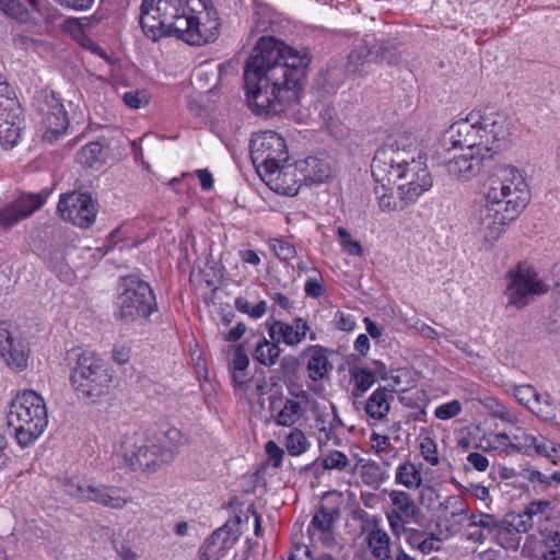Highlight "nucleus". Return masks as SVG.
Returning a JSON list of instances; mask_svg holds the SVG:
<instances>
[{"label": "nucleus", "mask_w": 560, "mask_h": 560, "mask_svg": "<svg viewBox=\"0 0 560 560\" xmlns=\"http://www.w3.org/2000/svg\"><path fill=\"white\" fill-rule=\"evenodd\" d=\"M387 520L390 530L395 536H400L401 534L407 533V525L412 522L411 520L393 515L390 513H387Z\"/></svg>", "instance_id": "603ef678"}, {"label": "nucleus", "mask_w": 560, "mask_h": 560, "mask_svg": "<svg viewBox=\"0 0 560 560\" xmlns=\"http://www.w3.org/2000/svg\"><path fill=\"white\" fill-rule=\"evenodd\" d=\"M560 404L548 393H539L530 411L545 421L556 419Z\"/></svg>", "instance_id": "c85d7f7f"}, {"label": "nucleus", "mask_w": 560, "mask_h": 560, "mask_svg": "<svg viewBox=\"0 0 560 560\" xmlns=\"http://www.w3.org/2000/svg\"><path fill=\"white\" fill-rule=\"evenodd\" d=\"M57 209L63 220L88 229L95 222L98 205L91 194L72 191L60 197Z\"/></svg>", "instance_id": "f8f14e48"}, {"label": "nucleus", "mask_w": 560, "mask_h": 560, "mask_svg": "<svg viewBox=\"0 0 560 560\" xmlns=\"http://www.w3.org/2000/svg\"><path fill=\"white\" fill-rule=\"evenodd\" d=\"M122 101L131 109H139L150 102V94L145 90H132L122 94Z\"/></svg>", "instance_id": "79ce46f5"}, {"label": "nucleus", "mask_w": 560, "mask_h": 560, "mask_svg": "<svg viewBox=\"0 0 560 560\" xmlns=\"http://www.w3.org/2000/svg\"><path fill=\"white\" fill-rule=\"evenodd\" d=\"M248 365V355L242 346H237L233 351L232 360L229 364L230 371L232 373V380L235 385L242 386L246 382V371Z\"/></svg>", "instance_id": "c756f323"}, {"label": "nucleus", "mask_w": 560, "mask_h": 560, "mask_svg": "<svg viewBox=\"0 0 560 560\" xmlns=\"http://www.w3.org/2000/svg\"><path fill=\"white\" fill-rule=\"evenodd\" d=\"M265 450L270 459L273 462L272 466L276 468L279 467L282 463V457L284 454L283 450L280 448L273 441H268L265 445Z\"/></svg>", "instance_id": "5fc2aeb1"}, {"label": "nucleus", "mask_w": 560, "mask_h": 560, "mask_svg": "<svg viewBox=\"0 0 560 560\" xmlns=\"http://www.w3.org/2000/svg\"><path fill=\"white\" fill-rule=\"evenodd\" d=\"M440 509L456 517L467 514L468 504L460 495H450L440 504Z\"/></svg>", "instance_id": "4c0bfd02"}, {"label": "nucleus", "mask_w": 560, "mask_h": 560, "mask_svg": "<svg viewBox=\"0 0 560 560\" xmlns=\"http://www.w3.org/2000/svg\"><path fill=\"white\" fill-rule=\"evenodd\" d=\"M8 365L23 370L27 365L28 350L22 342L10 343V349L0 353Z\"/></svg>", "instance_id": "72a5a7b5"}, {"label": "nucleus", "mask_w": 560, "mask_h": 560, "mask_svg": "<svg viewBox=\"0 0 560 560\" xmlns=\"http://www.w3.org/2000/svg\"><path fill=\"white\" fill-rule=\"evenodd\" d=\"M249 149L252 162L259 176L281 163H287L289 158L284 139L271 130L256 133L250 140Z\"/></svg>", "instance_id": "9d476101"}, {"label": "nucleus", "mask_w": 560, "mask_h": 560, "mask_svg": "<svg viewBox=\"0 0 560 560\" xmlns=\"http://www.w3.org/2000/svg\"><path fill=\"white\" fill-rule=\"evenodd\" d=\"M70 382L80 399L95 402L109 393L113 373L94 351H82L71 370Z\"/></svg>", "instance_id": "6e6552de"}, {"label": "nucleus", "mask_w": 560, "mask_h": 560, "mask_svg": "<svg viewBox=\"0 0 560 560\" xmlns=\"http://www.w3.org/2000/svg\"><path fill=\"white\" fill-rule=\"evenodd\" d=\"M395 480L408 489H417L422 483L421 471L413 463L407 460L398 466Z\"/></svg>", "instance_id": "2f4dec72"}, {"label": "nucleus", "mask_w": 560, "mask_h": 560, "mask_svg": "<svg viewBox=\"0 0 560 560\" xmlns=\"http://www.w3.org/2000/svg\"><path fill=\"white\" fill-rule=\"evenodd\" d=\"M94 0H60L59 4L74 11H86L91 9Z\"/></svg>", "instance_id": "680f3d73"}, {"label": "nucleus", "mask_w": 560, "mask_h": 560, "mask_svg": "<svg viewBox=\"0 0 560 560\" xmlns=\"http://www.w3.org/2000/svg\"><path fill=\"white\" fill-rule=\"evenodd\" d=\"M301 179L306 186L322 184L331 177V167L324 158L307 156L296 161Z\"/></svg>", "instance_id": "412c9836"}, {"label": "nucleus", "mask_w": 560, "mask_h": 560, "mask_svg": "<svg viewBox=\"0 0 560 560\" xmlns=\"http://www.w3.org/2000/svg\"><path fill=\"white\" fill-rule=\"evenodd\" d=\"M532 448H534L537 454L548 457L551 452L556 451L551 441H548L545 438L539 440L537 436H535V444H533Z\"/></svg>", "instance_id": "13d9d810"}, {"label": "nucleus", "mask_w": 560, "mask_h": 560, "mask_svg": "<svg viewBox=\"0 0 560 560\" xmlns=\"http://www.w3.org/2000/svg\"><path fill=\"white\" fill-rule=\"evenodd\" d=\"M305 408L300 401L287 399L283 408L275 417V422L281 427L294 425L304 416Z\"/></svg>", "instance_id": "7c9ffc66"}, {"label": "nucleus", "mask_w": 560, "mask_h": 560, "mask_svg": "<svg viewBox=\"0 0 560 560\" xmlns=\"http://www.w3.org/2000/svg\"><path fill=\"white\" fill-rule=\"evenodd\" d=\"M140 24L156 40L175 36L189 45L201 46L219 36V16L209 0H143Z\"/></svg>", "instance_id": "7ed1b4c3"}, {"label": "nucleus", "mask_w": 560, "mask_h": 560, "mask_svg": "<svg viewBox=\"0 0 560 560\" xmlns=\"http://www.w3.org/2000/svg\"><path fill=\"white\" fill-rule=\"evenodd\" d=\"M7 423L21 446L31 445L42 435L48 423L43 397L34 390L18 394L9 404Z\"/></svg>", "instance_id": "0eeeda50"}, {"label": "nucleus", "mask_w": 560, "mask_h": 560, "mask_svg": "<svg viewBox=\"0 0 560 560\" xmlns=\"http://www.w3.org/2000/svg\"><path fill=\"white\" fill-rule=\"evenodd\" d=\"M478 528L483 530V533L487 532L489 534H493L495 542L503 548L516 549L518 546L517 539L513 537H506L504 517L502 520H498L493 514L481 512V518L479 520Z\"/></svg>", "instance_id": "393cba45"}, {"label": "nucleus", "mask_w": 560, "mask_h": 560, "mask_svg": "<svg viewBox=\"0 0 560 560\" xmlns=\"http://www.w3.org/2000/svg\"><path fill=\"white\" fill-rule=\"evenodd\" d=\"M420 452L425 462L432 466H436L440 463L438 455V445L435 441L430 436H424L420 442Z\"/></svg>", "instance_id": "c03bdc74"}, {"label": "nucleus", "mask_w": 560, "mask_h": 560, "mask_svg": "<svg viewBox=\"0 0 560 560\" xmlns=\"http://www.w3.org/2000/svg\"><path fill=\"white\" fill-rule=\"evenodd\" d=\"M335 323L337 328L343 331H351L355 326V322L353 320V318L341 311H338L336 313Z\"/></svg>", "instance_id": "4d7b16f0"}, {"label": "nucleus", "mask_w": 560, "mask_h": 560, "mask_svg": "<svg viewBox=\"0 0 560 560\" xmlns=\"http://www.w3.org/2000/svg\"><path fill=\"white\" fill-rule=\"evenodd\" d=\"M117 316L125 324L148 320L158 311V302L150 284L136 276L120 279L116 300Z\"/></svg>", "instance_id": "1a4fd4ad"}, {"label": "nucleus", "mask_w": 560, "mask_h": 560, "mask_svg": "<svg viewBox=\"0 0 560 560\" xmlns=\"http://www.w3.org/2000/svg\"><path fill=\"white\" fill-rule=\"evenodd\" d=\"M538 392L532 385H520L514 389V397L516 400L526 406L529 410L533 404L537 400Z\"/></svg>", "instance_id": "49530a36"}, {"label": "nucleus", "mask_w": 560, "mask_h": 560, "mask_svg": "<svg viewBox=\"0 0 560 560\" xmlns=\"http://www.w3.org/2000/svg\"><path fill=\"white\" fill-rule=\"evenodd\" d=\"M453 148L466 151L445 163L447 173L458 182L478 176L506 141L510 129L505 115L492 109L470 113L447 131Z\"/></svg>", "instance_id": "f03ea898"}, {"label": "nucleus", "mask_w": 560, "mask_h": 560, "mask_svg": "<svg viewBox=\"0 0 560 560\" xmlns=\"http://www.w3.org/2000/svg\"><path fill=\"white\" fill-rule=\"evenodd\" d=\"M0 10L10 18H18L24 12L23 4L18 0H0Z\"/></svg>", "instance_id": "864d4df0"}, {"label": "nucleus", "mask_w": 560, "mask_h": 560, "mask_svg": "<svg viewBox=\"0 0 560 560\" xmlns=\"http://www.w3.org/2000/svg\"><path fill=\"white\" fill-rule=\"evenodd\" d=\"M389 501L393 505L390 514L405 517L419 523L420 509L416 505L411 495L405 491L392 490L388 493Z\"/></svg>", "instance_id": "a878e982"}, {"label": "nucleus", "mask_w": 560, "mask_h": 560, "mask_svg": "<svg viewBox=\"0 0 560 560\" xmlns=\"http://www.w3.org/2000/svg\"><path fill=\"white\" fill-rule=\"evenodd\" d=\"M323 468L326 470L337 469L343 470L348 465L349 460L346 454L339 451H331L328 455L323 458Z\"/></svg>", "instance_id": "a18cd8bd"}, {"label": "nucleus", "mask_w": 560, "mask_h": 560, "mask_svg": "<svg viewBox=\"0 0 560 560\" xmlns=\"http://www.w3.org/2000/svg\"><path fill=\"white\" fill-rule=\"evenodd\" d=\"M312 61L308 48H292L275 37H261L244 68L247 104L257 115L284 113L296 102Z\"/></svg>", "instance_id": "f257e3e1"}, {"label": "nucleus", "mask_w": 560, "mask_h": 560, "mask_svg": "<svg viewBox=\"0 0 560 560\" xmlns=\"http://www.w3.org/2000/svg\"><path fill=\"white\" fill-rule=\"evenodd\" d=\"M269 246L272 249V252L276 254V256L287 261L296 255L295 247L290 244L289 242L281 240V238H272L269 241Z\"/></svg>", "instance_id": "37998d69"}, {"label": "nucleus", "mask_w": 560, "mask_h": 560, "mask_svg": "<svg viewBox=\"0 0 560 560\" xmlns=\"http://www.w3.org/2000/svg\"><path fill=\"white\" fill-rule=\"evenodd\" d=\"M305 293L311 298H319L324 294L325 289L317 280H308L305 283Z\"/></svg>", "instance_id": "338daca9"}, {"label": "nucleus", "mask_w": 560, "mask_h": 560, "mask_svg": "<svg viewBox=\"0 0 560 560\" xmlns=\"http://www.w3.org/2000/svg\"><path fill=\"white\" fill-rule=\"evenodd\" d=\"M362 481L374 489H377L387 478L386 471L374 460H366L361 467Z\"/></svg>", "instance_id": "f704fd0d"}, {"label": "nucleus", "mask_w": 560, "mask_h": 560, "mask_svg": "<svg viewBox=\"0 0 560 560\" xmlns=\"http://www.w3.org/2000/svg\"><path fill=\"white\" fill-rule=\"evenodd\" d=\"M410 202H407L406 200L400 199V197H395L392 192L387 194L384 192L378 198V205L380 208L383 211H397V210H404L406 206H408Z\"/></svg>", "instance_id": "8fccbe9b"}, {"label": "nucleus", "mask_w": 560, "mask_h": 560, "mask_svg": "<svg viewBox=\"0 0 560 560\" xmlns=\"http://www.w3.org/2000/svg\"><path fill=\"white\" fill-rule=\"evenodd\" d=\"M45 202L42 195H25L0 208V228L9 230L32 215Z\"/></svg>", "instance_id": "2eb2a0df"}, {"label": "nucleus", "mask_w": 560, "mask_h": 560, "mask_svg": "<svg viewBox=\"0 0 560 560\" xmlns=\"http://www.w3.org/2000/svg\"><path fill=\"white\" fill-rule=\"evenodd\" d=\"M408 537L407 542L415 549L419 550V545L421 544V540L425 538V532L410 528L408 529Z\"/></svg>", "instance_id": "774afa93"}, {"label": "nucleus", "mask_w": 560, "mask_h": 560, "mask_svg": "<svg viewBox=\"0 0 560 560\" xmlns=\"http://www.w3.org/2000/svg\"><path fill=\"white\" fill-rule=\"evenodd\" d=\"M253 355L260 364L272 366L280 357V348L278 347V342L273 340L268 341L262 338L255 347Z\"/></svg>", "instance_id": "473e14b6"}, {"label": "nucleus", "mask_w": 560, "mask_h": 560, "mask_svg": "<svg viewBox=\"0 0 560 560\" xmlns=\"http://www.w3.org/2000/svg\"><path fill=\"white\" fill-rule=\"evenodd\" d=\"M393 390L380 387L373 392L365 404V412L375 420H383L389 412Z\"/></svg>", "instance_id": "bb28decb"}, {"label": "nucleus", "mask_w": 560, "mask_h": 560, "mask_svg": "<svg viewBox=\"0 0 560 560\" xmlns=\"http://www.w3.org/2000/svg\"><path fill=\"white\" fill-rule=\"evenodd\" d=\"M328 350L322 346H308L302 352V357L307 359L306 371L312 381L323 380L332 368L327 355Z\"/></svg>", "instance_id": "5701e85b"}, {"label": "nucleus", "mask_w": 560, "mask_h": 560, "mask_svg": "<svg viewBox=\"0 0 560 560\" xmlns=\"http://www.w3.org/2000/svg\"><path fill=\"white\" fill-rule=\"evenodd\" d=\"M358 517L364 523L361 530L366 532L365 541L371 555L376 560H389L392 558V541L385 529L378 525L376 517L370 518L366 512H361Z\"/></svg>", "instance_id": "dca6fc26"}, {"label": "nucleus", "mask_w": 560, "mask_h": 560, "mask_svg": "<svg viewBox=\"0 0 560 560\" xmlns=\"http://www.w3.org/2000/svg\"><path fill=\"white\" fill-rule=\"evenodd\" d=\"M528 200V187L521 172L512 165L500 166L489 179L485 202L472 212L471 229L483 242L492 244Z\"/></svg>", "instance_id": "39448f33"}, {"label": "nucleus", "mask_w": 560, "mask_h": 560, "mask_svg": "<svg viewBox=\"0 0 560 560\" xmlns=\"http://www.w3.org/2000/svg\"><path fill=\"white\" fill-rule=\"evenodd\" d=\"M355 387L361 392H366L375 382V374L365 368H358L353 372Z\"/></svg>", "instance_id": "de8ad7c7"}, {"label": "nucleus", "mask_w": 560, "mask_h": 560, "mask_svg": "<svg viewBox=\"0 0 560 560\" xmlns=\"http://www.w3.org/2000/svg\"><path fill=\"white\" fill-rule=\"evenodd\" d=\"M442 549V539L435 534H427L425 538L421 540L419 545V551L423 555H429L433 551H439Z\"/></svg>", "instance_id": "3c124183"}, {"label": "nucleus", "mask_w": 560, "mask_h": 560, "mask_svg": "<svg viewBox=\"0 0 560 560\" xmlns=\"http://www.w3.org/2000/svg\"><path fill=\"white\" fill-rule=\"evenodd\" d=\"M37 110L47 133L58 138L67 131L69 119L63 104L52 92H44L38 98Z\"/></svg>", "instance_id": "ddd939ff"}, {"label": "nucleus", "mask_w": 560, "mask_h": 560, "mask_svg": "<svg viewBox=\"0 0 560 560\" xmlns=\"http://www.w3.org/2000/svg\"><path fill=\"white\" fill-rule=\"evenodd\" d=\"M4 116L0 118V144L13 148L21 138L22 109L15 102H10Z\"/></svg>", "instance_id": "aec40b11"}, {"label": "nucleus", "mask_w": 560, "mask_h": 560, "mask_svg": "<svg viewBox=\"0 0 560 560\" xmlns=\"http://www.w3.org/2000/svg\"><path fill=\"white\" fill-rule=\"evenodd\" d=\"M241 536L240 521L226 522L223 526L215 529L206 540V546L212 552V548L223 551L232 548Z\"/></svg>", "instance_id": "b1692460"}, {"label": "nucleus", "mask_w": 560, "mask_h": 560, "mask_svg": "<svg viewBox=\"0 0 560 560\" xmlns=\"http://www.w3.org/2000/svg\"><path fill=\"white\" fill-rule=\"evenodd\" d=\"M271 340L284 342L288 346H296L305 338L310 326L302 318H296L293 325L281 320H275L268 328Z\"/></svg>", "instance_id": "6ab92c4d"}, {"label": "nucleus", "mask_w": 560, "mask_h": 560, "mask_svg": "<svg viewBox=\"0 0 560 560\" xmlns=\"http://www.w3.org/2000/svg\"><path fill=\"white\" fill-rule=\"evenodd\" d=\"M260 177L270 189L287 196L298 195L303 185L296 162L294 164L281 163V165L265 172Z\"/></svg>", "instance_id": "4468645a"}, {"label": "nucleus", "mask_w": 560, "mask_h": 560, "mask_svg": "<svg viewBox=\"0 0 560 560\" xmlns=\"http://www.w3.org/2000/svg\"><path fill=\"white\" fill-rule=\"evenodd\" d=\"M91 486L92 485H83L80 482H74L71 479H67L63 481L62 488L65 493L68 495L82 502H90L91 492L88 490H90Z\"/></svg>", "instance_id": "ea45409f"}, {"label": "nucleus", "mask_w": 560, "mask_h": 560, "mask_svg": "<svg viewBox=\"0 0 560 560\" xmlns=\"http://www.w3.org/2000/svg\"><path fill=\"white\" fill-rule=\"evenodd\" d=\"M184 443L176 428L156 434L137 427H129L118 441V453L132 470L156 471L173 462Z\"/></svg>", "instance_id": "423d86ee"}, {"label": "nucleus", "mask_w": 560, "mask_h": 560, "mask_svg": "<svg viewBox=\"0 0 560 560\" xmlns=\"http://www.w3.org/2000/svg\"><path fill=\"white\" fill-rule=\"evenodd\" d=\"M340 517L338 509H328L325 505H319L316 513L307 527L308 535L318 540L327 548H334L337 545L334 527Z\"/></svg>", "instance_id": "f3484780"}, {"label": "nucleus", "mask_w": 560, "mask_h": 560, "mask_svg": "<svg viewBox=\"0 0 560 560\" xmlns=\"http://www.w3.org/2000/svg\"><path fill=\"white\" fill-rule=\"evenodd\" d=\"M462 412V404L459 400L454 399L436 407L434 416L440 420H448Z\"/></svg>", "instance_id": "09e8293b"}, {"label": "nucleus", "mask_w": 560, "mask_h": 560, "mask_svg": "<svg viewBox=\"0 0 560 560\" xmlns=\"http://www.w3.org/2000/svg\"><path fill=\"white\" fill-rule=\"evenodd\" d=\"M550 548L544 553V560H560V535L555 534L549 540Z\"/></svg>", "instance_id": "6e6d98bb"}, {"label": "nucleus", "mask_w": 560, "mask_h": 560, "mask_svg": "<svg viewBox=\"0 0 560 560\" xmlns=\"http://www.w3.org/2000/svg\"><path fill=\"white\" fill-rule=\"evenodd\" d=\"M512 450L529 454L533 444H535V435L527 434L522 428H516L512 433Z\"/></svg>", "instance_id": "a19ab883"}, {"label": "nucleus", "mask_w": 560, "mask_h": 560, "mask_svg": "<svg viewBox=\"0 0 560 560\" xmlns=\"http://www.w3.org/2000/svg\"><path fill=\"white\" fill-rule=\"evenodd\" d=\"M372 51L366 44H361L350 51L348 55V61L346 65V70L349 73H355L359 71L360 67L369 59Z\"/></svg>", "instance_id": "e433bc0d"}, {"label": "nucleus", "mask_w": 560, "mask_h": 560, "mask_svg": "<svg viewBox=\"0 0 560 560\" xmlns=\"http://www.w3.org/2000/svg\"><path fill=\"white\" fill-rule=\"evenodd\" d=\"M334 412V419L328 422L326 425V421L323 416L318 417L316 419L317 424H322L319 430V444H327L328 442L332 441L335 445L339 444V438L336 433V427L341 425V420L338 418L337 410L335 407H332Z\"/></svg>", "instance_id": "c9c22d12"}, {"label": "nucleus", "mask_w": 560, "mask_h": 560, "mask_svg": "<svg viewBox=\"0 0 560 560\" xmlns=\"http://www.w3.org/2000/svg\"><path fill=\"white\" fill-rule=\"evenodd\" d=\"M506 278L509 282L504 293L508 305L516 308L526 306L534 295L547 292V285L530 267L517 266V268L509 271Z\"/></svg>", "instance_id": "9b49d317"}, {"label": "nucleus", "mask_w": 560, "mask_h": 560, "mask_svg": "<svg viewBox=\"0 0 560 560\" xmlns=\"http://www.w3.org/2000/svg\"><path fill=\"white\" fill-rule=\"evenodd\" d=\"M491 441L495 448H502V450L512 448V444H513L512 434L510 435L504 432L494 433L491 435Z\"/></svg>", "instance_id": "bf43d9fd"}, {"label": "nucleus", "mask_w": 560, "mask_h": 560, "mask_svg": "<svg viewBox=\"0 0 560 560\" xmlns=\"http://www.w3.org/2000/svg\"><path fill=\"white\" fill-rule=\"evenodd\" d=\"M550 503L545 500L530 502L522 512H510L504 515L506 537L518 533H527L532 529L535 518L541 516L548 510Z\"/></svg>", "instance_id": "a211bd4d"}, {"label": "nucleus", "mask_w": 560, "mask_h": 560, "mask_svg": "<svg viewBox=\"0 0 560 560\" xmlns=\"http://www.w3.org/2000/svg\"><path fill=\"white\" fill-rule=\"evenodd\" d=\"M372 176L387 191L397 185L400 199L415 202L432 187V177L410 133L389 138L375 153L371 163Z\"/></svg>", "instance_id": "20e7f679"}, {"label": "nucleus", "mask_w": 560, "mask_h": 560, "mask_svg": "<svg viewBox=\"0 0 560 560\" xmlns=\"http://www.w3.org/2000/svg\"><path fill=\"white\" fill-rule=\"evenodd\" d=\"M371 441L373 443V448L376 454H378L383 450H386L387 447L392 446L389 438L386 435L373 433L371 435Z\"/></svg>", "instance_id": "69168bd1"}, {"label": "nucleus", "mask_w": 560, "mask_h": 560, "mask_svg": "<svg viewBox=\"0 0 560 560\" xmlns=\"http://www.w3.org/2000/svg\"><path fill=\"white\" fill-rule=\"evenodd\" d=\"M492 413L495 418H499L508 423H515L517 421L516 417L513 416L505 406L499 402H495Z\"/></svg>", "instance_id": "e2e57ef3"}, {"label": "nucleus", "mask_w": 560, "mask_h": 560, "mask_svg": "<svg viewBox=\"0 0 560 560\" xmlns=\"http://www.w3.org/2000/svg\"><path fill=\"white\" fill-rule=\"evenodd\" d=\"M89 491L91 492L90 502H95L109 509L121 510L131 502V498L126 495L127 491L119 487L93 485Z\"/></svg>", "instance_id": "4be33fe9"}, {"label": "nucleus", "mask_w": 560, "mask_h": 560, "mask_svg": "<svg viewBox=\"0 0 560 560\" xmlns=\"http://www.w3.org/2000/svg\"><path fill=\"white\" fill-rule=\"evenodd\" d=\"M130 349L127 346H116L113 349V360L117 364H125L129 361Z\"/></svg>", "instance_id": "0e129e2a"}, {"label": "nucleus", "mask_w": 560, "mask_h": 560, "mask_svg": "<svg viewBox=\"0 0 560 560\" xmlns=\"http://www.w3.org/2000/svg\"><path fill=\"white\" fill-rule=\"evenodd\" d=\"M285 446L290 455H301L307 448V440L305 434L299 429L292 430L291 433L287 436Z\"/></svg>", "instance_id": "58836bf2"}, {"label": "nucleus", "mask_w": 560, "mask_h": 560, "mask_svg": "<svg viewBox=\"0 0 560 560\" xmlns=\"http://www.w3.org/2000/svg\"><path fill=\"white\" fill-rule=\"evenodd\" d=\"M75 160L84 167L100 168L105 163L104 145L92 141L78 151Z\"/></svg>", "instance_id": "cd10ccee"}, {"label": "nucleus", "mask_w": 560, "mask_h": 560, "mask_svg": "<svg viewBox=\"0 0 560 560\" xmlns=\"http://www.w3.org/2000/svg\"><path fill=\"white\" fill-rule=\"evenodd\" d=\"M467 462L478 471H485L489 467L488 458L480 453H470Z\"/></svg>", "instance_id": "052dcab7"}]
</instances>
